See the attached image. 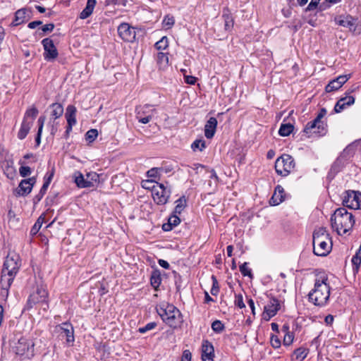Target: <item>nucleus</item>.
I'll use <instances>...</instances> for the list:
<instances>
[{"instance_id":"052dcab7","label":"nucleus","mask_w":361,"mask_h":361,"mask_svg":"<svg viewBox=\"0 0 361 361\" xmlns=\"http://www.w3.org/2000/svg\"><path fill=\"white\" fill-rule=\"evenodd\" d=\"M47 190H44V189H42V188H41L38 194H37L34 198H33V202L34 204H37L43 197V196L45 195Z\"/></svg>"},{"instance_id":"f257e3e1","label":"nucleus","mask_w":361,"mask_h":361,"mask_svg":"<svg viewBox=\"0 0 361 361\" xmlns=\"http://www.w3.org/2000/svg\"><path fill=\"white\" fill-rule=\"evenodd\" d=\"M330 221L332 228L338 235L345 234L350 231L355 222L353 214L348 212L345 207L336 209L331 216Z\"/></svg>"},{"instance_id":"c85d7f7f","label":"nucleus","mask_w":361,"mask_h":361,"mask_svg":"<svg viewBox=\"0 0 361 361\" xmlns=\"http://www.w3.org/2000/svg\"><path fill=\"white\" fill-rule=\"evenodd\" d=\"M161 283V271L157 268L154 269L150 276V284L155 290H158Z\"/></svg>"},{"instance_id":"e2e57ef3","label":"nucleus","mask_w":361,"mask_h":361,"mask_svg":"<svg viewBox=\"0 0 361 361\" xmlns=\"http://www.w3.org/2000/svg\"><path fill=\"white\" fill-rule=\"evenodd\" d=\"M319 1H320V0H311L310 3L308 4L307 7L306 8V11H311L314 10L317 7Z\"/></svg>"},{"instance_id":"bb28decb","label":"nucleus","mask_w":361,"mask_h":361,"mask_svg":"<svg viewBox=\"0 0 361 361\" xmlns=\"http://www.w3.org/2000/svg\"><path fill=\"white\" fill-rule=\"evenodd\" d=\"M180 223V219L178 217V214H172L168 219V222L165 223L162 225V229L164 231H170L175 226H178Z\"/></svg>"},{"instance_id":"9b49d317","label":"nucleus","mask_w":361,"mask_h":361,"mask_svg":"<svg viewBox=\"0 0 361 361\" xmlns=\"http://www.w3.org/2000/svg\"><path fill=\"white\" fill-rule=\"evenodd\" d=\"M313 252L317 256H326L331 250V240L330 239H313Z\"/></svg>"},{"instance_id":"a211bd4d","label":"nucleus","mask_w":361,"mask_h":361,"mask_svg":"<svg viewBox=\"0 0 361 361\" xmlns=\"http://www.w3.org/2000/svg\"><path fill=\"white\" fill-rule=\"evenodd\" d=\"M335 22L337 25L347 27L350 31L355 32L356 29V19L351 16H340L335 18Z\"/></svg>"},{"instance_id":"680f3d73","label":"nucleus","mask_w":361,"mask_h":361,"mask_svg":"<svg viewBox=\"0 0 361 361\" xmlns=\"http://www.w3.org/2000/svg\"><path fill=\"white\" fill-rule=\"evenodd\" d=\"M346 106L343 104V100H341V99L336 102L335 106H334V111L336 113L341 112Z\"/></svg>"},{"instance_id":"4d7b16f0","label":"nucleus","mask_w":361,"mask_h":361,"mask_svg":"<svg viewBox=\"0 0 361 361\" xmlns=\"http://www.w3.org/2000/svg\"><path fill=\"white\" fill-rule=\"evenodd\" d=\"M235 305L240 309L245 307L243 295L241 294L235 295Z\"/></svg>"},{"instance_id":"49530a36","label":"nucleus","mask_w":361,"mask_h":361,"mask_svg":"<svg viewBox=\"0 0 361 361\" xmlns=\"http://www.w3.org/2000/svg\"><path fill=\"white\" fill-rule=\"evenodd\" d=\"M176 205L175 207L173 213L176 214H180L185 206V200H183V197H180L176 201Z\"/></svg>"},{"instance_id":"774afa93","label":"nucleus","mask_w":361,"mask_h":361,"mask_svg":"<svg viewBox=\"0 0 361 361\" xmlns=\"http://www.w3.org/2000/svg\"><path fill=\"white\" fill-rule=\"evenodd\" d=\"M49 124L51 125L50 133L51 135L54 136L56 133L57 130H58L57 129L58 122L53 121V122L51 123V121H49Z\"/></svg>"},{"instance_id":"13d9d810","label":"nucleus","mask_w":361,"mask_h":361,"mask_svg":"<svg viewBox=\"0 0 361 361\" xmlns=\"http://www.w3.org/2000/svg\"><path fill=\"white\" fill-rule=\"evenodd\" d=\"M159 171H160V169H158V168H152L151 169H149L147 172V177L149 178H156L157 177L159 176Z\"/></svg>"},{"instance_id":"4468645a","label":"nucleus","mask_w":361,"mask_h":361,"mask_svg":"<svg viewBox=\"0 0 361 361\" xmlns=\"http://www.w3.org/2000/svg\"><path fill=\"white\" fill-rule=\"evenodd\" d=\"M56 329L61 337H66V343L68 345H73L75 341L74 329L71 323L63 322L57 326Z\"/></svg>"},{"instance_id":"09e8293b","label":"nucleus","mask_w":361,"mask_h":361,"mask_svg":"<svg viewBox=\"0 0 361 361\" xmlns=\"http://www.w3.org/2000/svg\"><path fill=\"white\" fill-rule=\"evenodd\" d=\"M212 329L216 333H221L224 331L225 326L220 320H215L212 323Z\"/></svg>"},{"instance_id":"a19ab883","label":"nucleus","mask_w":361,"mask_h":361,"mask_svg":"<svg viewBox=\"0 0 361 361\" xmlns=\"http://www.w3.org/2000/svg\"><path fill=\"white\" fill-rule=\"evenodd\" d=\"M155 48L157 50H165L169 47V39L166 36H164L160 40L154 44Z\"/></svg>"},{"instance_id":"e433bc0d","label":"nucleus","mask_w":361,"mask_h":361,"mask_svg":"<svg viewBox=\"0 0 361 361\" xmlns=\"http://www.w3.org/2000/svg\"><path fill=\"white\" fill-rule=\"evenodd\" d=\"M294 126L290 123H281L279 130V134L281 136L286 137L288 136L293 130Z\"/></svg>"},{"instance_id":"423d86ee","label":"nucleus","mask_w":361,"mask_h":361,"mask_svg":"<svg viewBox=\"0 0 361 361\" xmlns=\"http://www.w3.org/2000/svg\"><path fill=\"white\" fill-rule=\"evenodd\" d=\"M152 197L157 204H166L171 194V190L164 183H157L156 185L152 186Z\"/></svg>"},{"instance_id":"8fccbe9b","label":"nucleus","mask_w":361,"mask_h":361,"mask_svg":"<svg viewBox=\"0 0 361 361\" xmlns=\"http://www.w3.org/2000/svg\"><path fill=\"white\" fill-rule=\"evenodd\" d=\"M43 219H44V218H42V216H40L38 218V219L35 223V224L32 226V228L30 230V234L31 235H35L39 231V230L42 227V223H43Z\"/></svg>"},{"instance_id":"5701e85b","label":"nucleus","mask_w":361,"mask_h":361,"mask_svg":"<svg viewBox=\"0 0 361 361\" xmlns=\"http://www.w3.org/2000/svg\"><path fill=\"white\" fill-rule=\"evenodd\" d=\"M76 112L77 109L73 105H68L66 108L65 117L67 121V126H73L76 124Z\"/></svg>"},{"instance_id":"338daca9","label":"nucleus","mask_w":361,"mask_h":361,"mask_svg":"<svg viewBox=\"0 0 361 361\" xmlns=\"http://www.w3.org/2000/svg\"><path fill=\"white\" fill-rule=\"evenodd\" d=\"M86 178L90 181L92 182L94 184V182H96L98 179V175L95 172H90L87 173L86 174Z\"/></svg>"},{"instance_id":"f704fd0d","label":"nucleus","mask_w":361,"mask_h":361,"mask_svg":"<svg viewBox=\"0 0 361 361\" xmlns=\"http://www.w3.org/2000/svg\"><path fill=\"white\" fill-rule=\"evenodd\" d=\"M308 354V350L305 348H298L295 349L292 355V360L302 361L305 359Z\"/></svg>"},{"instance_id":"69168bd1","label":"nucleus","mask_w":361,"mask_h":361,"mask_svg":"<svg viewBox=\"0 0 361 361\" xmlns=\"http://www.w3.org/2000/svg\"><path fill=\"white\" fill-rule=\"evenodd\" d=\"M192 354L189 350H185L183 352L180 361H191Z\"/></svg>"},{"instance_id":"9d476101","label":"nucleus","mask_w":361,"mask_h":361,"mask_svg":"<svg viewBox=\"0 0 361 361\" xmlns=\"http://www.w3.org/2000/svg\"><path fill=\"white\" fill-rule=\"evenodd\" d=\"M20 267V257L16 253H9L3 265V273H11L16 275Z\"/></svg>"},{"instance_id":"5fc2aeb1","label":"nucleus","mask_w":361,"mask_h":361,"mask_svg":"<svg viewBox=\"0 0 361 361\" xmlns=\"http://www.w3.org/2000/svg\"><path fill=\"white\" fill-rule=\"evenodd\" d=\"M19 173L22 177H27L31 174L32 171L29 166H21L19 169Z\"/></svg>"},{"instance_id":"603ef678","label":"nucleus","mask_w":361,"mask_h":361,"mask_svg":"<svg viewBox=\"0 0 361 361\" xmlns=\"http://www.w3.org/2000/svg\"><path fill=\"white\" fill-rule=\"evenodd\" d=\"M157 326V324L154 322L147 323L145 326L140 327L138 332L140 334H145L146 332L154 329Z\"/></svg>"},{"instance_id":"1a4fd4ad","label":"nucleus","mask_w":361,"mask_h":361,"mask_svg":"<svg viewBox=\"0 0 361 361\" xmlns=\"http://www.w3.org/2000/svg\"><path fill=\"white\" fill-rule=\"evenodd\" d=\"M155 114L156 109L149 104L139 106L135 109V117L140 123L143 124L148 123Z\"/></svg>"},{"instance_id":"b1692460","label":"nucleus","mask_w":361,"mask_h":361,"mask_svg":"<svg viewBox=\"0 0 361 361\" xmlns=\"http://www.w3.org/2000/svg\"><path fill=\"white\" fill-rule=\"evenodd\" d=\"M96 4V0H87L86 6L80 13V18L84 20L90 17L93 13Z\"/></svg>"},{"instance_id":"7c9ffc66","label":"nucleus","mask_w":361,"mask_h":361,"mask_svg":"<svg viewBox=\"0 0 361 361\" xmlns=\"http://www.w3.org/2000/svg\"><path fill=\"white\" fill-rule=\"evenodd\" d=\"M281 331L284 333L283 343L284 345L289 346L293 342L294 334L290 331L289 325L287 324L282 326Z\"/></svg>"},{"instance_id":"ea45409f","label":"nucleus","mask_w":361,"mask_h":361,"mask_svg":"<svg viewBox=\"0 0 361 361\" xmlns=\"http://www.w3.org/2000/svg\"><path fill=\"white\" fill-rule=\"evenodd\" d=\"M222 17L224 20V29L226 31H231L233 27V19L229 13H224Z\"/></svg>"},{"instance_id":"f3484780","label":"nucleus","mask_w":361,"mask_h":361,"mask_svg":"<svg viewBox=\"0 0 361 361\" xmlns=\"http://www.w3.org/2000/svg\"><path fill=\"white\" fill-rule=\"evenodd\" d=\"M35 183L36 178L34 176L22 180L18 185V194L20 196H25L30 194Z\"/></svg>"},{"instance_id":"c03bdc74","label":"nucleus","mask_w":361,"mask_h":361,"mask_svg":"<svg viewBox=\"0 0 361 361\" xmlns=\"http://www.w3.org/2000/svg\"><path fill=\"white\" fill-rule=\"evenodd\" d=\"M205 147V141L203 140H196L191 145V148L193 151L199 150L202 152Z\"/></svg>"},{"instance_id":"c9c22d12","label":"nucleus","mask_w":361,"mask_h":361,"mask_svg":"<svg viewBox=\"0 0 361 361\" xmlns=\"http://www.w3.org/2000/svg\"><path fill=\"white\" fill-rule=\"evenodd\" d=\"M157 62L160 69L166 68L169 64L168 54L161 51L158 52L157 55Z\"/></svg>"},{"instance_id":"de8ad7c7","label":"nucleus","mask_w":361,"mask_h":361,"mask_svg":"<svg viewBox=\"0 0 361 361\" xmlns=\"http://www.w3.org/2000/svg\"><path fill=\"white\" fill-rule=\"evenodd\" d=\"M98 136V131L96 129H90L85 133V140L92 142Z\"/></svg>"},{"instance_id":"2f4dec72","label":"nucleus","mask_w":361,"mask_h":361,"mask_svg":"<svg viewBox=\"0 0 361 361\" xmlns=\"http://www.w3.org/2000/svg\"><path fill=\"white\" fill-rule=\"evenodd\" d=\"M51 109V116L54 121L59 118H60L63 114V106L61 104L59 103H54L49 106Z\"/></svg>"},{"instance_id":"a18cd8bd","label":"nucleus","mask_w":361,"mask_h":361,"mask_svg":"<svg viewBox=\"0 0 361 361\" xmlns=\"http://www.w3.org/2000/svg\"><path fill=\"white\" fill-rule=\"evenodd\" d=\"M341 87V85H340L338 81L334 79L330 81L329 83L326 86L325 90L326 92H331L337 90Z\"/></svg>"},{"instance_id":"473e14b6","label":"nucleus","mask_w":361,"mask_h":361,"mask_svg":"<svg viewBox=\"0 0 361 361\" xmlns=\"http://www.w3.org/2000/svg\"><path fill=\"white\" fill-rule=\"evenodd\" d=\"M347 165L343 160L340 158H337L336 161L333 163L330 171L329 173V176L333 175L334 176L336 173L340 172L345 166Z\"/></svg>"},{"instance_id":"0e129e2a","label":"nucleus","mask_w":361,"mask_h":361,"mask_svg":"<svg viewBox=\"0 0 361 361\" xmlns=\"http://www.w3.org/2000/svg\"><path fill=\"white\" fill-rule=\"evenodd\" d=\"M192 354L189 350H185L183 352L180 361H191Z\"/></svg>"},{"instance_id":"f8f14e48","label":"nucleus","mask_w":361,"mask_h":361,"mask_svg":"<svg viewBox=\"0 0 361 361\" xmlns=\"http://www.w3.org/2000/svg\"><path fill=\"white\" fill-rule=\"evenodd\" d=\"M44 48L43 56L47 61H54L59 56L58 50L54 44V41L49 38H44L42 40Z\"/></svg>"},{"instance_id":"ddd939ff","label":"nucleus","mask_w":361,"mask_h":361,"mask_svg":"<svg viewBox=\"0 0 361 361\" xmlns=\"http://www.w3.org/2000/svg\"><path fill=\"white\" fill-rule=\"evenodd\" d=\"M119 37L125 42H133L135 39L136 32L135 27L127 23L119 25L117 29Z\"/></svg>"},{"instance_id":"72a5a7b5","label":"nucleus","mask_w":361,"mask_h":361,"mask_svg":"<svg viewBox=\"0 0 361 361\" xmlns=\"http://www.w3.org/2000/svg\"><path fill=\"white\" fill-rule=\"evenodd\" d=\"M347 165L343 160L340 158H337L336 161L333 163L330 171L329 173V176L333 175L334 176L336 173L340 172L345 166Z\"/></svg>"},{"instance_id":"dca6fc26","label":"nucleus","mask_w":361,"mask_h":361,"mask_svg":"<svg viewBox=\"0 0 361 361\" xmlns=\"http://www.w3.org/2000/svg\"><path fill=\"white\" fill-rule=\"evenodd\" d=\"M280 309V303L278 299L271 298L268 304L264 306V312L262 314L263 319L265 321L270 320L271 318L274 317Z\"/></svg>"},{"instance_id":"c756f323","label":"nucleus","mask_w":361,"mask_h":361,"mask_svg":"<svg viewBox=\"0 0 361 361\" xmlns=\"http://www.w3.org/2000/svg\"><path fill=\"white\" fill-rule=\"evenodd\" d=\"M16 275L11 273H3L1 271V285L3 289H9Z\"/></svg>"},{"instance_id":"20e7f679","label":"nucleus","mask_w":361,"mask_h":361,"mask_svg":"<svg viewBox=\"0 0 361 361\" xmlns=\"http://www.w3.org/2000/svg\"><path fill=\"white\" fill-rule=\"evenodd\" d=\"M326 114V110L324 108L321 109L316 118L306 124L303 132L307 134L308 137L312 136L313 135L323 136L326 133L327 126L322 121Z\"/></svg>"},{"instance_id":"37998d69","label":"nucleus","mask_w":361,"mask_h":361,"mask_svg":"<svg viewBox=\"0 0 361 361\" xmlns=\"http://www.w3.org/2000/svg\"><path fill=\"white\" fill-rule=\"evenodd\" d=\"M239 269H240V273L244 276H248L250 279L253 278V274L252 273V270H251V269H250L248 267V263L247 262H244L243 264H241L240 266V267H239Z\"/></svg>"},{"instance_id":"4c0bfd02","label":"nucleus","mask_w":361,"mask_h":361,"mask_svg":"<svg viewBox=\"0 0 361 361\" xmlns=\"http://www.w3.org/2000/svg\"><path fill=\"white\" fill-rule=\"evenodd\" d=\"M38 113V109L35 106H32L26 110L23 120L32 121L33 122Z\"/></svg>"},{"instance_id":"2eb2a0df","label":"nucleus","mask_w":361,"mask_h":361,"mask_svg":"<svg viewBox=\"0 0 361 361\" xmlns=\"http://www.w3.org/2000/svg\"><path fill=\"white\" fill-rule=\"evenodd\" d=\"M48 293L42 286L37 287L35 293L31 294L27 299V305L30 308L32 307L36 303L47 302Z\"/></svg>"},{"instance_id":"4be33fe9","label":"nucleus","mask_w":361,"mask_h":361,"mask_svg":"<svg viewBox=\"0 0 361 361\" xmlns=\"http://www.w3.org/2000/svg\"><path fill=\"white\" fill-rule=\"evenodd\" d=\"M217 126V120L214 117H210L204 126V135L207 139L214 137Z\"/></svg>"},{"instance_id":"6ab92c4d","label":"nucleus","mask_w":361,"mask_h":361,"mask_svg":"<svg viewBox=\"0 0 361 361\" xmlns=\"http://www.w3.org/2000/svg\"><path fill=\"white\" fill-rule=\"evenodd\" d=\"M285 198L286 193L283 188L281 185H278L275 188L274 194L269 200V203L272 206H276L283 202L285 200Z\"/></svg>"},{"instance_id":"7ed1b4c3","label":"nucleus","mask_w":361,"mask_h":361,"mask_svg":"<svg viewBox=\"0 0 361 361\" xmlns=\"http://www.w3.org/2000/svg\"><path fill=\"white\" fill-rule=\"evenodd\" d=\"M156 309L163 322L172 328H177L183 322L181 312L172 304L161 303Z\"/></svg>"},{"instance_id":"cd10ccee","label":"nucleus","mask_w":361,"mask_h":361,"mask_svg":"<svg viewBox=\"0 0 361 361\" xmlns=\"http://www.w3.org/2000/svg\"><path fill=\"white\" fill-rule=\"evenodd\" d=\"M32 126V121L23 120L20 130L18 133V138L20 140L25 139Z\"/></svg>"},{"instance_id":"aec40b11","label":"nucleus","mask_w":361,"mask_h":361,"mask_svg":"<svg viewBox=\"0 0 361 361\" xmlns=\"http://www.w3.org/2000/svg\"><path fill=\"white\" fill-rule=\"evenodd\" d=\"M202 360L214 358V348L208 340H203L202 343Z\"/></svg>"},{"instance_id":"0eeeda50","label":"nucleus","mask_w":361,"mask_h":361,"mask_svg":"<svg viewBox=\"0 0 361 361\" xmlns=\"http://www.w3.org/2000/svg\"><path fill=\"white\" fill-rule=\"evenodd\" d=\"M15 352L21 358H30L34 355V343L25 338H20L15 346Z\"/></svg>"},{"instance_id":"f03ea898","label":"nucleus","mask_w":361,"mask_h":361,"mask_svg":"<svg viewBox=\"0 0 361 361\" xmlns=\"http://www.w3.org/2000/svg\"><path fill=\"white\" fill-rule=\"evenodd\" d=\"M326 276L317 277L314 281V288L309 293L308 299L316 306H324L330 296V286L327 283Z\"/></svg>"},{"instance_id":"a878e982","label":"nucleus","mask_w":361,"mask_h":361,"mask_svg":"<svg viewBox=\"0 0 361 361\" xmlns=\"http://www.w3.org/2000/svg\"><path fill=\"white\" fill-rule=\"evenodd\" d=\"M26 13L27 10L25 8L18 9L15 13V17L13 22L11 23V27H16L26 21Z\"/></svg>"},{"instance_id":"58836bf2","label":"nucleus","mask_w":361,"mask_h":361,"mask_svg":"<svg viewBox=\"0 0 361 361\" xmlns=\"http://www.w3.org/2000/svg\"><path fill=\"white\" fill-rule=\"evenodd\" d=\"M322 238V239H330L329 234L325 228L321 227L314 230L313 233V239Z\"/></svg>"},{"instance_id":"6e6552de","label":"nucleus","mask_w":361,"mask_h":361,"mask_svg":"<svg viewBox=\"0 0 361 361\" xmlns=\"http://www.w3.org/2000/svg\"><path fill=\"white\" fill-rule=\"evenodd\" d=\"M343 207L359 209L361 208V192L355 190H347L343 195Z\"/></svg>"},{"instance_id":"39448f33","label":"nucleus","mask_w":361,"mask_h":361,"mask_svg":"<svg viewBox=\"0 0 361 361\" xmlns=\"http://www.w3.org/2000/svg\"><path fill=\"white\" fill-rule=\"evenodd\" d=\"M274 167L277 174L287 176L295 167L294 159L289 154H282L276 160Z\"/></svg>"},{"instance_id":"3c124183","label":"nucleus","mask_w":361,"mask_h":361,"mask_svg":"<svg viewBox=\"0 0 361 361\" xmlns=\"http://www.w3.org/2000/svg\"><path fill=\"white\" fill-rule=\"evenodd\" d=\"M212 287L210 290L212 295H216L219 292V286L216 277L214 275L212 276Z\"/></svg>"},{"instance_id":"864d4df0","label":"nucleus","mask_w":361,"mask_h":361,"mask_svg":"<svg viewBox=\"0 0 361 361\" xmlns=\"http://www.w3.org/2000/svg\"><path fill=\"white\" fill-rule=\"evenodd\" d=\"M163 25L166 29L171 28L175 23L173 16H166L163 20Z\"/></svg>"},{"instance_id":"6e6d98bb","label":"nucleus","mask_w":361,"mask_h":361,"mask_svg":"<svg viewBox=\"0 0 361 361\" xmlns=\"http://www.w3.org/2000/svg\"><path fill=\"white\" fill-rule=\"evenodd\" d=\"M270 343L271 346L275 349L280 348L281 345V340L275 335H271Z\"/></svg>"},{"instance_id":"79ce46f5","label":"nucleus","mask_w":361,"mask_h":361,"mask_svg":"<svg viewBox=\"0 0 361 361\" xmlns=\"http://www.w3.org/2000/svg\"><path fill=\"white\" fill-rule=\"evenodd\" d=\"M351 262L353 264V270L354 273H357L360 269V267L361 264V256L358 255H355L353 256Z\"/></svg>"},{"instance_id":"bf43d9fd","label":"nucleus","mask_w":361,"mask_h":361,"mask_svg":"<svg viewBox=\"0 0 361 361\" xmlns=\"http://www.w3.org/2000/svg\"><path fill=\"white\" fill-rule=\"evenodd\" d=\"M341 99L343 100V104L345 106H350L355 103V97L353 96H345L341 98Z\"/></svg>"},{"instance_id":"412c9836","label":"nucleus","mask_w":361,"mask_h":361,"mask_svg":"<svg viewBox=\"0 0 361 361\" xmlns=\"http://www.w3.org/2000/svg\"><path fill=\"white\" fill-rule=\"evenodd\" d=\"M356 147L355 142L348 145L340 154L338 158L348 164L355 152Z\"/></svg>"},{"instance_id":"393cba45","label":"nucleus","mask_w":361,"mask_h":361,"mask_svg":"<svg viewBox=\"0 0 361 361\" xmlns=\"http://www.w3.org/2000/svg\"><path fill=\"white\" fill-rule=\"evenodd\" d=\"M75 183L79 188H86L94 185L92 181L87 180L80 172L75 173Z\"/></svg>"}]
</instances>
